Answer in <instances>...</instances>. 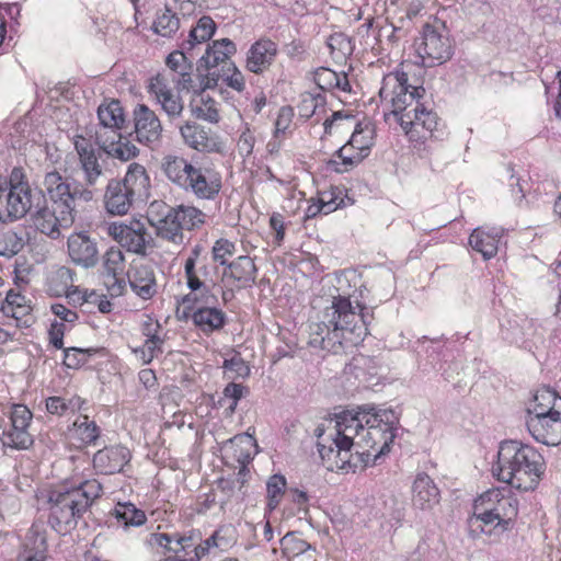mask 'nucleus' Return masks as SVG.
<instances>
[{
  "mask_svg": "<svg viewBox=\"0 0 561 561\" xmlns=\"http://www.w3.org/2000/svg\"><path fill=\"white\" fill-rule=\"evenodd\" d=\"M357 301L337 295L321 312L320 320L309 327V345L334 354L358 345L368 334L367 316Z\"/></svg>",
  "mask_w": 561,
  "mask_h": 561,
  "instance_id": "f257e3e1",
  "label": "nucleus"
},
{
  "mask_svg": "<svg viewBox=\"0 0 561 561\" xmlns=\"http://www.w3.org/2000/svg\"><path fill=\"white\" fill-rule=\"evenodd\" d=\"M424 88L408 83V75L394 71L386 75L379 90L381 102L391 107L410 141L423 142L437 130L439 118L435 112L420 103Z\"/></svg>",
  "mask_w": 561,
  "mask_h": 561,
  "instance_id": "f03ea898",
  "label": "nucleus"
},
{
  "mask_svg": "<svg viewBox=\"0 0 561 561\" xmlns=\"http://www.w3.org/2000/svg\"><path fill=\"white\" fill-rule=\"evenodd\" d=\"M546 470L542 455L533 446L518 440L500 444L497 461L492 467L497 480L520 491L536 489Z\"/></svg>",
  "mask_w": 561,
  "mask_h": 561,
  "instance_id": "7ed1b4c3",
  "label": "nucleus"
},
{
  "mask_svg": "<svg viewBox=\"0 0 561 561\" xmlns=\"http://www.w3.org/2000/svg\"><path fill=\"white\" fill-rule=\"evenodd\" d=\"M43 187L51 202V207L46 205L42 191L36 192L33 220L42 233L55 237L59 234V228H68L73 224L77 204L80 201L72 197L69 182L56 170L45 174Z\"/></svg>",
  "mask_w": 561,
  "mask_h": 561,
  "instance_id": "20e7f679",
  "label": "nucleus"
},
{
  "mask_svg": "<svg viewBox=\"0 0 561 561\" xmlns=\"http://www.w3.org/2000/svg\"><path fill=\"white\" fill-rule=\"evenodd\" d=\"M369 411H374V405L366 404L358 407L357 411H344L327 436L318 435L320 457L329 461L331 467L345 471L355 470L356 465L352 463L351 449L357 445L355 438L360 440Z\"/></svg>",
  "mask_w": 561,
  "mask_h": 561,
  "instance_id": "39448f33",
  "label": "nucleus"
},
{
  "mask_svg": "<svg viewBox=\"0 0 561 561\" xmlns=\"http://www.w3.org/2000/svg\"><path fill=\"white\" fill-rule=\"evenodd\" d=\"M102 492V484L95 479L84 480L70 489L51 491L49 523L58 533H67L77 525L78 519Z\"/></svg>",
  "mask_w": 561,
  "mask_h": 561,
  "instance_id": "423d86ee",
  "label": "nucleus"
},
{
  "mask_svg": "<svg viewBox=\"0 0 561 561\" xmlns=\"http://www.w3.org/2000/svg\"><path fill=\"white\" fill-rule=\"evenodd\" d=\"M517 514L516 499L503 494L499 489H491L474 501L472 519L481 523L483 533L492 534L493 530L504 533L513 527Z\"/></svg>",
  "mask_w": 561,
  "mask_h": 561,
  "instance_id": "0eeeda50",
  "label": "nucleus"
},
{
  "mask_svg": "<svg viewBox=\"0 0 561 561\" xmlns=\"http://www.w3.org/2000/svg\"><path fill=\"white\" fill-rule=\"evenodd\" d=\"M73 146L78 154L80 170L83 173V181L69 183V191L72 197L89 203L101 192L100 186L104 182L103 168L99 161L100 153L95 149L91 137L76 135Z\"/></svg>",
  "mask_w": 561,
  "mask_h": 561,
  "instance_id": "6e6552de",
  "label": "nucleus"
},
{
  "mask_svg": "<svg viewBox=\"0 0 561 561\" xmlns=\"http://www.w3.org/2000/svg\"><path fill=\"white\" fill-rule=\"evenodd\" d=\"M397 423L398 417L392 410H377L374 405V411H369L360 440H356L357 446L371 448L376 451L375 457L387 454L396 437Z\"/></svg>",
  "mask_w": 561,
  "mask_h": 561,
  "instance_id": "1a4fd4ad",
  "label": "nucleus"
},
{
  "mask_svg": "<svg viewBox=\"0 0 561 561\" xmlns=\"http://www.w3.org/2000/svg\"><path fill=\"white\" fill-rule=\"evenodd\" d=\"M415 51L424 67H435L449 60L454 46L443 23L425 24L414 42Z\"/></svg>",
  "mask_w": 561,
  "mask_h": 561,
  "instance_id": "9d476101",
  "label": "nucleus"
},
{
  "mask_svg": "<svg viewBox=\"0 0 561 561\" xmlns=\"http://www.w3.org/2000/svg\"><path fill=\"white\" fill-rule=\"evenodd\" d=\"M107 233L127 252L145 256L154 247V240L146 225L137 219L112 222Z\"/></svg>",
  "mask_w": 561,
  "mask_h": 561,
  "instance_id": "9b49d317",
  "label": "nucleus"
},
{
  "mask_svg": "<svg viewBox=\"0 0 561 561\" xmlns=\"http://www.w3.org/2000/svg\"><path fill=\"white\" fill-rule=\"evenodd\" d=\"M20 171H12L11 180L8 182V192L5 194V207H0V221H13L23 218L30 210L34 209L36 204V192L33 193L30 185L24 182L13 184V178L16 179Z\"/></svg>",
  "mask_w": 561,
  "mask_h": 561,
  "instance_id": "f8f14e48",
  "label": "nucleus"
},
{
  "mask_svg": "<svg viewBox=\"0 0 561 561\" xmlns=\"http://www.w3.org/2000/svg\"><path fill=\"white\" fill-rule=\"evenodd\" d=\"M32 419L33 414L26 405H13L10 413V425L0 435L2 445L18 450L30 448L34 443L33 435L28 431Z\"/></svg>",
  "mask_w": 561,
  "mask_h": 561,
  "instance_id": "ddd939ff",
  "label": "nucleus"
},
{
  "mask_svg": "<svg viewBox=\"0 0 561 561\" xmlns=\"http://www.w3.org/2000/svg\"><path fill=\"white\" fill-rule=\"evenodd\" d=\"M149 216L158 237L174 244L183 242V226L174 207L168 206L163 202H153L149 207Z\"/></svg>",
  "mask_w": 561,
  "mask_h": 561,
  "instance_id": "4468645a",
  "label": "nucleus"
},
{
  "mask_svg": "<svg viewBox=\"0 0 561 561\" xmlns=\"http://www.w3.org/2000/svg\"><path fill=\"white\" fill-rule=\"evenodd\" d=\"M134 133L141 145L157 147L162 138V124L158 115L146 104H137L133 111Z\"/></svg>",
  "mask_w": 561,
  "mask_h": 561,
  "instance_id": "2eb2a0df",
  "label": "nucleus"
},
{
  "mask_svg": "<svg viewBox=\"0 0 561 561\" xmlns=\"http://www.w3.org/2000/svg\"><path fill=\"white\" fill-rule=\"evenodd\" d=\"M170 83L168 75H157L149 81L148 93L160 104L168 117L174 119L181 116L184 104L182 99L173 92Z\"/></svg>",
  "mask_w": 561,
  "mask_h": 561,
  "instance_id": "dca6fc26",
  "label": "nucleus"
},
{
  "mask_svg": "<svg viewBox=\"0 0 561 561\" xmlns=\"http://www.w3.org/2000/svg\"><path fill=\"white\" fill-rule=\"evenodd\" d=\"M193 264V261H190L188 264L184 265V276L190 293L182 298V304L185 306H196V308L216 305L218 298L214 289L217 287V284L199 280L194 274Z\"/></svg>",
  "mask_w": 561,
  "mask_h": 561,
  "instance_id": "f3484780",
  "label": "nucleus"
},
{
  "mask_svg": "<svg viewBox=\"0 0 561 561\" xmlns=\"http://www.w3.org/2000/svg\"><path fill=\"white\" fill-rule=\"evenodd\" d=\"M526 426L538 443L547 446L561 444V415H527Z\"/></svg>",
  "mask_w": 561,
  "mask_h": 561,
  "instance_id": "a211bd4d",
  "label": "nucleus"
},
{
  "mask_svg": "<svg viewBox=\"0 0 561 561\" xmlns=\"http://www.w3.org/2000/svg\"><path fill=\"white\" fill-rule=\"evenodd\" d=\"M67 248L70 260L78 266L92 268L99 263L98 243L85 232L70 234L67 240Z\"/></svg>",
  "mask_w": 561,
  "mask_h": 561,
  "instance_id": "6ab92c4d",
  "label": "nucleus"
},
{
  "mask_svg": "<svg viewBox=\"0 0 561 561\" xmlns=\"http://www.w3.org/2000/svg\"><path fill=\"white\" fill-rule=\"evenodd\" d=\"M188 181L184 190L202 199H214L221 190V176L210 168L194 167Z\"/></svg>",
  "mask_w": 561,
  "mask_h": 561,
  "instance_id": "aec40b11",
  "label": "nucleus"
},
{
  "mask_svg": "<svg viewBox=\"0 0 561 561\" xmlns=\"http://www.w3.org/2000/svg\"><path fill=\"white\" fill-rule=\"evenodd\" d=\"M185 145L201 152H220L222 145L216 134L194 122H186L180 128Z\"/></svg>",
  "mask_w": 561,
  "mask_h": 561,
  "instance_id": "412c9836",
  "label": "nucleus"
},
{
  "mask_svg": "<svg viewBox=\"0 0 561 561\" xmlns=\"http://www.w3.org/2000/svg\"><path fill=\"white\" fill-rule=\"evenodd\" d=\"M131 455L128 448L122 445L105 447L93 456V467L102 474L121 472L130 461Z\"/></svg>",
  "mask_w": 561,
  "mask_h": 561,
  "instance_id": "4be33fe9",
  "label": "nucleus"
},
{
  "mask_svg": "<svg viewBox=\"0 0 561 561\" xmlns=\"http://www.w3.org/2000/svg\"><path fill=\"white\" fill-rule=\"evenodd\" d=\"M412 505L430 511L440 501V491L434 480L425 472L417 473L412 483Z\"/></svg>",
  "mask_w": 561,
  "mask_h": 561,
  "instance_id": "5701e85b",
  "label": "nucleus"
},
{
  "mask_svg": "<svg viewBox=\"0 0 561 561\" xmlns=\"http://www.w3.org/2000/svg\"><path fill=\"white\" fill-rule=\"evenodd\" d=\"M370 146V131L355 129L348 142L336 151V156L342 160V164L345 165L343 171H346L348 167L359 163L368 154Z\"/></svg>",
  "mask_w": 561,
  "mask_h": 561,
  "instance_id": "b1692460",
  "label": "nucleus"
},
{
  "mask_svg": "<svg viewBox=\"0 0 561 561\" xmlns=\"http://www.w3.org/2000/svg\"><path fill=\"white\" fill-rule=\"evenodd\" d=\"M167 66L169 70L161 75H168L179 91H188L193 82V64L188 61L186 55L179 50L171 53L167 57Z\"/></svg>",
  "mask_w": 561,
  "mask_h": 561,
  "instance_id": "393cba45",
  "label": "nucleus"
},
{
  "mask_svg": "<svg viewBox=\"0 0 561 561\" xmlns=\"http://www.w3.org/2000/svg\"><path fill=\"white\" fill-rule=\"evenodd\" d=\"M128 282L131 290L140 298L147 300L158 291L154 268L149 264H136L128 272Z\"/></svg>",
  "mask_w": 561,
  "mask_h": 561,
  "instance_id": "a878e982",
  "label": "nucleus"
},
{
  "mask_svg": "<svg viewBox=\"0 0 561 561\" xmlns=\"http://www.w3.org/2000/svg\"><path fill=\"white\" fill-rule=\"evenodd\" d=\"M277 45L271 39L261 38L253 43L247 55V69L254 73H262L271 67L276 55Z\"/></svg>",
  "mask_w": 561,
  "mask_h": 561,
  "instance_id": "bb28decb",
  "label": "nucleus"
},
{
  "mask_svg": "<svg viewBox=\"0 0 561 561\" xmlns=\"http://www.w3.org/2000/svg\"><path fill=\"white\" fill-rule=\"evenodd\" d=\"M136 202L126 187L122 186L121 180L112 179L107 182L104 193V205L107 213L123 216Z\"/></svg>",
  "mask_w": 561,
  "mask_h": 561,
  "instance_id": "cd10ccee",
  "label": "nucleus"
},
{
  "mask_svg": "<svg viewBox=\"0 0 561 561\" xmlns=\"http://www.w3.org/2000/svg\"><path fill=\"white\" fill-rule=\"evenodd\" d=\"M256 266L250 256L241 255L230 262L222 272V282L230 285V282L238 283L239 288H244L254 283Z\"/></svg>",
  "mask_w": 561,
  "mask_h": 561,
  "instance_id": "c85d7f7f",
  "label": "nucleus"
},
{
  "mask_svg": "<svg viewBox=\"0 0 561 561\" xmlns=\"http://www.w3.org/2000/svg\"><path fill=\"white\" fill-rule=\"evenodd\" d=\"M148 542L150 545H157L160 547H165L170 551H173L175 554H182L183 557L194 556V549H198L199 558L204 556L207 551V548L196 546L193 542L192 537H185L180 535H168L161 533H152L149 536Z\"/></svg>",
  "mask_w": 561,
  "mask_h": 561,
  "instance_id": "c756f323",
  "label": "nucleus"
},
{
  "mask_svg": "<svg viewBox=\"0 0 561 561\" xmlns=\"http://www.w3.org/2000/svg\"><path fill=\"white\" fill-rule=\"evenodd\" d=\"M502 236V228L479 227L470 234L469 244L474 251L481 253L484 260H489L497 253L499 242Z\"/></svg>",
  "mask_w": 561,
  "mask_h": 561,
  "instance_id": "7c9ffc66",
  "label": "nucleus"
},
{
  "mask_svg": "<svg viewBox=\"0 0 561 561\" xmlns=\"http://www.w3.org/2000/svg\"><path fill=\"white\" fill-rule=\"evenodd\" d=\"M122 186L126 187L130 196L137 202H145L149 197L150 179L144 165L133 162L128 165Z\"/></svg>",
  "mask_w": 561,
  "mask_h": 561,
  "instance_id": "2f4dec72",
  "label": "nucleus"
},
{
  "mask_svg": "<svg viewBox=\"0 0 561 561\" xmlns=\"http://www.w3.org/2000/svg\"><path fill=\"white\" fill-rule=\"evenodd\" d=\"M226 320V313L216 305L197 307L192 313L193 323L205 334L222 329Z\"/></svg>",
  "mask_w": 561,
  "mask_h": 561,
  "instance_id": "473e14b6",
  "label": "nucleus"
},
{
  "mask_svg": "<svg viewBox=\"0 0 561 561\" xmlns=\"http://www.w3.org/2000/svg\"><path fill=\"white\" fill-rule=\"evenodd\" d=\"M161 168L168 180L184 190L194 165L183 157L169 154L162 159Z\"/></svg>",
  "mask_w": 561,
  "mask_h": 561,
  "instance_id": "72a5a7b5",
  "label": "nucleus"
},
{
  "mask_svg": "<svg viewBox=\"0 0 561 561\" xmlns=\"http://www.w3.org/2000/svg\"><path fill=\"white\" fill-rule=\"evenodd\" d=\"M561 415V397L550 388H541L534 396L527 415Z\"/></svg>",
  "mask_w": 561,
  "mask_h": 561,
  "instance_id": "f704fd0d",
  "label": "nucleus"
},
{
  "mask_svg": "<svg viewBox=\"0 0 561 561\" xmlns=\"http://www.w3.org/2000/svg\"><path fill=\"white\" fill-rule=\"evenodd\" d=\"M180 3L167 2L163 10L157 13V18L153 22V31L164 37H171L180 28V18L178 16V10H180Z\"/></svg>",
  "mask_w": 561,
  "mask_h": 561,
  "instance_id": "c9c22d12",
  "label": "nucleus"
},
{
  "mask_svg": "<svg viewBox=\"0 0 561 561\" xmlns=\"http://www.w3.org/2000/svg\"><path fill=\"white\" fill-rule=\"evenodd\" d=\"M190 261H193L194 274L196 277H198L199 280H205L206 283L209 284L215 283L213 279V275L217 268L209 261L208 255L205 252V249L202 244L197 243L192 248L184 262V265L188 264Z\"/></svg>",
  "mask_w": 561,
  "mask_h": 561,
  "instance_id": "e433bc0d",
  "label": "nucleus"
},
{
  "mask_svg": "<svg viewBox=\"0 0 561 561\" xmlns=\"http://www.w3.org/2000/svg\"><path fill=\"white\" fill-rule=\"evenodd\" d=\"M313 80L323 91H332L334 89L343 92L351 91V84L345 72L337 73L329 68L321 67L316 70Z\"/></svg>",
  "mask_w": 561,
  "mask_h": 561,
  "instance_id": "4c0bfd02",
  "label": "nucleus"
},
{
  "mask_svg": "<svg viewBox=\"0 0 561 561\" xmlns=\"http://www.w3.org/2000/svg\"><path fill=\"white\" fill-rule=\"evenodd\" d=\"M113 515L117 519V523L125 529L139 527L147 520L145 512L129 502L117 503L114 507Z\"/></svg>",
  "mask_w": 561,
  "mask_h": 561,
  "instance_id": "58836bf2",
  "label": "nucleus"
},
{
  "mask_svg": "<svg viewBox=\"0 0 561 561\" xmlns=\"http://www.w3.org/2000/svg\"><path fill=\"white\" fill-rule=\"evenodd\" d=\"M234 53V43L229 38H222L215 41L213 45H208L202 59L205 61V65L210 68L216 67L219 62L226 61Z\"/></svg>",
  "mask_w": 561,
  "mask_h": 561,
  "instance_id": "ea45409f",
  "label": "nucleus"
},
{
  "mask_svg": "<svg viewBox=\"0 0 561 561\" xmlns=\"http://www.w3.org/2000/svg\"><path fill=\"white\" fill-rule=\"evenodd\" d=\"M98 118V127L123 128L125 124L124 110L121 103L115 100L99 106Z\"/></svg>",
  "mask_w": 561,
  "mask_h": 561,
  "instance_id": "a19ab883",
  "label": "nucleus"
},
{
  "mask_svg": "<svg viewBox=\"0 0 561 561\" xmlns=\"http://www.w3.org/2000/svg\"><path fill=\"white\" fill-rule=\"evenodd\" d=\"M191 111L196 118L210 123H217L219 121L216 102L203 93L193 99L191 102Z\"/></svg>",
  "mask_w": 561,
  "mask_h": 561,
  "instance_id": "79ce46f5",
  "label": "nucleus"
},
{
  "mask_svg": "<svg viewBox=\"0 0 561 561\" xmlns=\"http://www.w3.org/2000/svg\"><path fill=\"white\" fill-rule=\"evenodd\" d=\"M3 311L15 319H20L32 311L30 300L14 289H10L3 301Z\"/></svg>",
  "mask_w": 561,
  "mask_h": 561,
  "instance_id": "37998d69",
  "label": "nucleus"
},
{
  "mask_svg": "<svg viewBox=\"0 0 561 561\" xmlns=\"http://www.w3.org/2000/svg\"><path fill=\"white\" fill-rule=\"evenodd\" d=\"M216 31L215 21L207 15L202 16L195 27L190 31L187 44L188 48L192 49L196 44H202L210 39Z\"/></svg>",
  "mask_w": 561,
  "mask_h": 561,
  "instance_id": "c03bdc74",
  "label": "nucleus"
},
{
  "mask_svg": "<svg viewBox=\"0 0 561 561\" xmlns=\"http://www.w3.org/2000/svg\"><path fill=\"white\" fill-rule=\"evenodd\" d=\"M237 541L236 528L228 524L220 526L208 539H206V548L216 547L220 550H228Z\"/></svg>",
  "mask_w": 561,
  "mask_h": 561,
  "instance_id": "a18cd8bd",
  "label": "nucleus"
},
{
  "mask_svg": "<svg viewBox=\"0 0 561 561\" xmlns=\"http://www.w3.org/2000/svg\"><path fill=\"white\" fill-rule=\"evenodd\" d=\"M82 400L73 397L66 400L62 397H49L46 399V410L48 413L62 416L68 412L75 413L81 409Z\"/></svg>",
  "mask_w": 561,
  "mask_h": 561,
  "instance_id": "49530a36",
  "label": "nucleus"
},
{
  "mask_svg": "<svg viewBox=\"0 0 561 561\" xmlns=\"http://www.w3.org/2000/svg\"><path fill=\"white\" fill-rule=\"evenodd\" d=\"M76 435L82 444H94L100 436V427L94 421H90L87 415L79 416L73 423Z\"/></svg>",
  "mask_w": 561,
  "mask_h": 561,
  "instance_id": "de8ad7c7",
  "label": "nucleus"
},
{
  "mask_svg": "<svg viewBox=\"0 0 561 561\" xmlns=\"http://www.w3.org/2000/svg\"><path fill=\"white\" fill-rule=\"evenodd\" d=\"M24 247V240L13 230L0 231V255L12 257L18 254Z\"/></svg>",
  "mask_w": 561,
  "mask_h": 561,
  "instance_id": "09e8293b",
  "label": "nucleus"
},
{
  "mask_svg": "<svg viewBox=\"0 0 561 561\" xmlns=\"http://www.w3.org/2000/svg\"><path fill=\"white\" fill-rule=\"evenodd\" d=\"M183 229L193 230L205 222L206 215L194 206L180 205L174 207Z\"/></svg>",
  "mask_w": 561,
  "mask_h": 561,
  "instance_id": "8fccbe9b",
  "label": "nucleus"
},
{
  "mask_svg": "<svg viewBox=\"0 0 561 561\" xmlns=\"http://www.w3.org/2000/svg\"><path fill=\"white\" fill-rule=\"evenodd\" d=\"M328 47L333 58L345 59L353 53L351 38L344 33H334L328 38Z\"/></svg>",
  "mask_w": 561,
  "mask_h": 561,
  "instance_id": "3c124183",
  "label": "nucleus"
},
{
  "mask_svg": "<svg viewBox=\"0 0 561 561\" xmlns=\"http://www.w3.org/2000/svg\"><path fill=\"white\" fill-rule=\"evenodd\" d=\"M124 254L118 248H110L103 257V267L108 276L117 283V275L124 270Z\"/></svg>",
  "mask_w": 561,
  "mask_h": 561,
  "instance_id": "603ef678",
  "label": "nucleus"
},
{
  "mask_svg": "<svg viewBox=\"0 0 561 561\" xmlns=\"http://www.w3.org/2000/svg\"><path fill=\"white\" fill-rule=\"evenodd\" d=\"M96 353L95 348L68 347L64 350V364L68 368L77 369L88 363Z\"/></svg>",
  "mask_w": 561,
  "mask_h": 561,
  "instance_id": "864d4df0",
  "label": "nucleus"
},
{
  "mask_svg": "<svg viewBox=\"0 0 561 561\" xmlns=\"http://www.w3.org/2000/svg\"><path fill=\"white\" fill-rule=\"evenodd\" d=\"M121 130L122 128L98 127L95 129L94 136L90 137H94L93 144L98 145L99 149L106 153V151L111 147L115 146L117 140L122 137Z\"/></svg>",
  "mask_w": 561,
  "mask_h": 561,
  "instance_id": "5fc2aeb1",
  "label": "nucleus"
},
{
  "mask_svg": "<svg viewBox=\"0 0 561 561\" xmlns=\"http://www.w3.org/2000/svg\"><path fill=\"white\" fill-rule=\"evenodd\" d=\"M286 488V479L282 474H274L272 476L267 483H266V490H267V506L270 510H274L277 507V505L280 502L282 495L284 493V490Z\"/></svg>",
  "mask_w": 561,
  "mask_h": 561,
  "instance_id": "6e6d98bb",
  "label": "nucleus"
},
{
  "mask_svg": "<svg viewBox=\"0 0 561 561\" xmlns=\"http://www.w3.org/2000/svg\"><path fill=\"white\" fill-rule=\"evenodd\" d=\"M158 328L159 324H156L154 328H152V324H148L145 329L147 339L142 347V353L145 356L147 355L146 363H150L154 356L162 353L161 345L163 341L156 334Z\"/></svg>",
  "mask_w": 561,
  "mask_h": 561,
  "instance_id": "4d7b16f0",
  "label": "nucleus"
},
{
  "mask_svg": "<svg viewBox=\"0 0 561 561\" xmlns=\"http://www.w3.org/2000/svg\"><path fill=\"white\" fill-rule=\"evenodd\" d=\"M323 104L324 99L321 94L305 92L300 94V101L297 106L299 116L308 119L316 113L317 108L323 106Z\"/></svg>",
  "mask_w": 561,
  "mask_h": 561,
  "instance_id": "13d9d810",
  "label": "nucleus"
},
{
  "mask_svg": "<svg viewBox=\"0 0 561 561\" xmlns=\"http://www.w3.org/2000/svg\"><path fill=\"white\" fill-rule=\"evenodd\" d=\"M106 154L121 161H128L139 154V149L129 140H123V137H121L115 146L106 151Z\"/></svg>",
  "mask_w": 561,
  "mask_h": 561,
  "instance_id": "bf43d9fd",
  "label": "nucleus"
},
{
  "mask_svg": "<svg viewBox=\"0 0 561 561\" xmlns=\"http://www.w3.org/2000/svg\"><path fill=\"white\" fill-rule=\"evenodd\" d=\"M236 250V245L233 242L227 239L217 240L211 249L213 261L218 264L227 267L228 257L232 256Z\"/></svg>",
  "mask_w": 561,
  "mask_h": 561,
  "instance_id": "052dcab7",
  "label": "nucleus"
},
{
  "mask_svg": "<svg viewBox=\"0 0 561 561\" xmlns=\"http://www.w3.org/2000/svg\"><path fill=\"white\" fill-rule=\"evenodd\" d=\"M337 208V204L335 201L330 197V199H325V193L321 194L318 201L312 202L308 205L305 211V218L310 219L314 218L319 214L328 215L334 211Z\"/></svg>",
  "mask_w": 561,
  "mask_h": 561,
  "instance_id": "680f3d73",
  "label": "nucleus"
},
{
  "mask_svg": "<svg viewBox=\"0 0 561 561\" xmlns=\"http://www.w3.org/2000/svg\"><path fill=\"white\" fill-rule=\"evenodd\" d=\"M245 388L242 385L230 382L224 389V398L219 401L222 405L225 401H228L227 410L233 413L238 401L243 397Z\"/></svg>",
  "mask_w": 561,
  "mask_h": 561,
  "instance_id": "e2e57ef3",
  "label": "nucleus"
},
{
  "mask_svg": "<svg viewBox=\"0 0 561 561\" xmlns=\"http://www.w3.org/2000/svg\"><path fill=\"white\" fill-rule=\"evenodd\" d=\"M294 117V110L290 106H283L278 111V115L275 122V134L274 137L277 139L280 135L289 129Z\"/></svg>",
  "mask_w": 561,
  "mask_h": 561,
  "instance_id": "0e129e2a",
  "label": "nucleus"
},
{
  "mask_svg": "<svg viewBox=\"0 0 561 561\" xmlns=\"http://www.w3.org/2000/svg\"><path fill=\"white\" fill-rule=\"evenodd\" d=\"M280 542L284 550L290 551L294 554H300L309 548V545L305 540L297 538L290 534L284 536Z\"/></svg>",
  "mask_w": 561,
  "mask_h": 561,
  "instance_id": "69168bd1",
  "label": "nucleus"
},
{
  "mask_svg": "<svg viewBox=\"0 0 561 561\" xmlns=\"http://www.w3.org/2000/svg\"><path fill=\"white\" fill-rule=\"evenodd\" d=\"M254 145L255 137L250 129H247L240 135L238 139V151L242 157L247 158L252 154Z\"/></svg>",
  "mask_w": 561,
  "mask_h": 561,
  "instance_id": "338daca9",
  "label": "nucleus"
},
{
  "mask_svg": "<svg viewBox=\"0 0 561 561\" xmlns=\"http://www.w3.org/2000/svg\"><path fill=\"white\" fill-rule=\"evenodd\" d=\"M75 275L76 273L70 267L60 266L55 271L53 279L58 282L67 291L73 287Z\"/></svg>",
  "mask_w": 561,
  "mask_h": 561,
  "instance_id": "774afa93",
  "label": "nucleus"
}]
</instances>
